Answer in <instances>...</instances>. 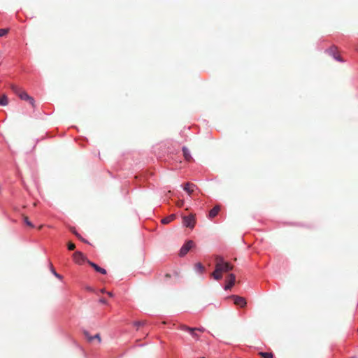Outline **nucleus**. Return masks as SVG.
<instances>
[{"label":"nucleus","instance_id":"obj_1","mask_svg":"<svg viewBox=\"0 0 358 358\" xmlns=\"http://www.w3.org/2000/svg\"><path fill=\"white\" fill-rule=\"evenodd\" d=\"M10 89L20 99L28 101L32 106H34V98L30 96L22 88L12 84L10 85Z\"/></svg>","mask_w":358,"mask_h":358},{"label":"nucleus","instance_id":"obj_2","mask_svg":"<svg viewBox=\"0 0 358 358\" xmlns=\"http://www.w3.org/2000/svg\"><path fill=\"white\" fill-rule=\"evenodd\" d=\"M182 224L185 227L193 229L196 224L195 215L190 214L182 217Z\"/></svg>","mask_w":358,"mask_h":358},{"label":"nucleus","instance_id":"obj_3","mask_svg":"<svg viewBox=\"0 0 358 358\" xmlns=\"http://www.w3.org/2000/svg\"><path fill=\"white\" fill-rule=\"evenodd\" d=\"M194 246V243L192 241H188L185 244L182 245L180 250V256H185L189 250Z\"/></svg>","mask_w":358,"mask_h":358},{"label":"nucleus","instance_id":"obj_4","mask_svg":"<svg viewBox=\"0 0 358 358\" xmlns=\"http://www.w3.org/2000/svg\"><path fill=\"white\" fill-rule=\"evenodd\" d=\"M73 259L74 262L78 264H81L83 262H85V261H87V262L88 261V260H87V259L85 257V255H83V253H82L80 251H77L73 253Z\"/></svg>","mask_w":358,"mask_h":358},{"label":"nucleus","instance_id":"obj_5","mask_svg":"<svg viewBox=\"0 0 358 358\" xmlns=\"http://www.w3.org/2000/svg\"><path fill=\"white\" fill-rule=\"evenodd\" d=\"M232 298L234 299V303L236 306H238L240 307H244L246 306L247 302L245 298L239 296H233Z\"/></svg>","mask_w":358,"mask_h":358},{"label":"nucleus","instance_id":"obj_6","mask_svg":"<svg viewBox=\"0 0 358 358\" xmlns=\"http://www.w3.org/2000/svg\"><path fill=\"white\" fill-rule=\"evenodd\" d=\"M327 52L331 55L338 62H341L342 59L341 57L338 55L337 53V48L335 46H332L329 48Z\"/></svg>","mask_w":358,"mask_h":358},{"label":"nucleus","instance_id":"obj_7","mask_svg":"<svg viewBox=\"0 0 358 358\" xmlns=\"http://www.w3.org/2000/svg\"><path fill=\"white\" fill-rule=\"evenodd\" d=\"M236 280L235 275L231 273L229 275L227 278V284L225 285L224 289L226 290L230 289L234 285Z\"/></svg>","mask_w":358,"mask_h":358},{"label":"nucleus","instance_id":"obj_8","mask_svg":"<svg viewBox=\"0 0 358 358\" xmlns=\"http://www.w3.org/2000/svg\"><path fill=\"white\" fill-rule=\"evenodd\" d=\"M215 266H220V271L222 273V272H228V271L232 270L234 268V266L228 262H225L224 264H222V265L218 264V265H215Z\"/></svg>","mask_w":358,"mask_h":358},{"label":"nucleus","instance_id":"obj_9","mask_svg":"<svg viewBox=\"0 0 358 358\" xmlns=\"http://www.w3.org/2000/svg\"><path fill=\"white\" fill-rule=\"evenodd\" d=\"M211 275L213 277V278L216 280H220L222 278V272L220 271V266H215V271L211 273Z\"/></svg>","mask_w":358,"mask_h":358},{"label":"nucleus","instance_id":"obj_10","mask_svg":"<svg viewBox=\"0 0 358 358\" xmlns=\"http://www.w3.org/2000/svg\"><path fill=\"white\" fill-rule=\"evenodd\" d=\"M196 185L191 182H187L185 184L183 189L185 192H187L189 195L194 191V187Z\"/></svg>","mask_w":358,"mask_h":358},{"label":"nucleus","instance_id":"obj_11","mask_svg":"<svg viewBox=\"0 0 358 358\" xmlns=\"http://www.w3.org/2000/svg\"><path fill=\"white\" fill-rule=\"evenodd\" d=\"M87 263L92 267L95 269L96 271L97 272H99L101 273V274H106V270L103 268H101L100 266H99L97 264L90 262V261H87Z\"/></svg>","mask_w":358,"mask_h":358},{"label":"nucleus","instance_id":"obj_12","mask_svg":"<svg viewBox=\"0 0 358 358\" xmlns=\"http://www.w3.org/2000/svg\"><path fill=\"white\" fill-rule=\"evenodd\" d=\"M220 210V206H215L213 209H211L208 214V217L210 219L214 218L219 213Z\"/></svg>","mask_w":358,"mask_h":358},{"label":"nucleus","instance_id":"obj_13","mask_svg":"<svg viewBox=\"0 0 358 358\" xmlns=\"http://www.w3.org/2000/svg\"><path fill=\"white\" fill-rule=\"evenodd\" d=\"M182 152H183V155H184L185 160H187L188 162H191L192 160V157L187 148H185V147L182 148Z\"/></svg>","mask_w":358,"mask_h":358},{"label":"nucleus","instance_id":"obj_14","mask_svg":"<svg viewBox=\"0 0 358 358\" xmlns=\"http://www.w3.org/2000/svg\"><path fill=\"white\" fill-rule=\"evenodd\" d=\"M194 269L196 272L200 273H203L206 271L205 267L200 262H198L194 265Z\"/></svg>","mask_w":358,"mask_h":358},{"label":"nucleus","instance_id":"obj_15","mask_svg":"<svg viewBox=\"0 0 358 358\" xmlns=\"http://www.w3.org/2000/svg\"><path fill=\"white\" fill-rule=\"evenodd\" d=\"M176 218V215H171L166 217H164L162 220V223L164 224H167L169 223H170L171 222H172L174 219Z\"/></svg>","mask_w":358,"mask_h":358},{"label":"nucleus","instance_id":"obj_16","mask_svg":"<svg viewBox=\"0 0 358 358\" xmlns=\"http://www.w3.org/2000/svg\"><path fill=\"white\" fill-rule=\"evenodd\" d=\"M8 103V97L3 94L0 97V105L1 106H7Z\"/></svg>","mask_w":358,"mask_h":358},{"label":"nucleus","instance_id":"obj_17","mask_svg":"<svg viewBox=\"0 0 358 358\" xmlns=\"http://www.w3.org/2000/svg\"><path fill=\"white\" fill-rule=\"evenodd\" d=\"M259 355L262 358H273V355L271 352H259Z\"/></svg>","mask_w":358,"mask_h":358},{"label":"nucleus","instance_id":"obj_18","mask_svg":"<svg viewBox=\"0 0 358 358\" xmlns=\"http://www.w3.org/2000/svg\"><path fill=\"white\" fill-rule=\"evenodd\" d=\"M84 336L88 342L92 343L94 341V337L91 336L88 331H85Z\"/></svg>","mask_w":358,"mask_h":358},{"label":"nucleus","instance_id":"obj_19","mask_svg":"<svg viewBox=\"0 0 358 358\" xmlns=\"http://www.w3.org/2000/svg\"><path fill=\"white\" fill-rule=\"evenodd\" d=\"M215 262H216V264L215 265H222V264H224L226 262L224 261L223 258L222 257H220V256H217L215 257Z\"/></svg>","mask_w":358,"mask_h":358},{"label":"nucleus","instance_id":"obj_20","mask_svg":"<svg viewBox=\"0 0 358 358\" xmlns=\"http://www.w3.org/2000/svg\"><path fill=\"white\" fill-rule=\"evenodd\" d=\"M23 220H24V222H25V224L27 226H29V227H30L31 228L34 227V225L29 220V218H28L27 216L24 215L23 216Z\"/></svg>","mask_w":358,"mask_h":358},{"label":"nucleus","instance_id":"obj_21","mask_svg":"<svg viewBox=\"0 0 358 358\" xmlns=\"http://www.w3.org/2000/svg\"><path fill=\"white\" fill-rule=\"evenodd\" d=\"M191 330L189 331V332L190 333V334L192 335V336L196 339H198L199 338V335L195 332L196 331V328H190Z\"/></svg>","mask_w":358,"mask_h":358},{"label":"nucleus","instance_id":"obj_22","mask_svg":"<svg viewBox=\"0 0 358 358\" xmlns=\"http://www.w3.org/2000/svg\"><path fill=\"white\" fill-rule=\"evenodd\" d=\"M71 231H72V232H73V234H75V235H76V236H77L80 240H81V241H83V242H86V241H85V240L81 237V236L76 231V230H75L74 229H71Z\"/></svg>","mask_w":358,"mask_h":358},{"label":"nucleus","instance_id":"obj_23","mask_svg":"<svg viewBox=\"0 0 358 358\" xmlns=\"http://www.w3.org/2000/svg\"><path fill=\"white\" fill-rule=\"evenodd\" d=\"M8 32L7 29H0V36H3Z\"/></svg>","mask_w":358,"mask_h":358},{"label":"nucleus","instance_id":"obj_24","mask_svg":"<svg viewBox=\"0 0 358 358\" xmlns=\"http://www.w3.org/2000/svg\"><path fill=\"white\" fill-rule=\"evenodd\" d=\"M76 248V245L71 242L68 243V249L69 250H73Z\"/></svg>","mask_w":358,"mask_h":358},{"label":"nucleus","instance_id":"obj_25","mask_svg":"<svg viewBox=\"0 0 358 358\" xmlns=\"http://www.w3.org/2000/svg\"><path fill=\"white\" fill-rule=\"evenodd\" d=\"M190 328L191 327H187L186 325H184V324L180 326V329L181 330H183V331H189V330H191Z\"/></svg>","mask_w":358,"mask_h":358},{"label":"nucleus","instance_id":"obj_26","mask_svg":"<svg viewBox=\"0 0 358 358\" xmlns=\"http://www.w3.org/2000/svg\"><path fill=\"white\" fill-rule=\"evenodd\" d=\"M94 340L96 339L99 343L101 342V338L99 334H96L95 336H93Z\"/></svg>","mask_w":358,"mask_h":358},{"label":"nucleus","instance_id":"obj_27","mask_svg":"<svg viewBox=\"0 0 358 358\" xmlns=\"http://www.w3.org/2000/svg\"><path fill=\"white\" fill-rule=\"evenodd\" d=\"M52 273L58 278L59 279H62V275H60L59 274H58L55 271V269L52 267Z\"/></svg>","mask_w":358,"mask_h":358},{"label":"nucleus","instance_id":"obj_28","mask_svg":"<svg viewBox=\"0 0 358 358\" xmlns=\"http://www.w3.org/2000/svg\"><path fill=\"white\" fill-rule=\"evenodd\" d=\"M176 205L178 206V207H182L183 205H184V201L183 200H180L177 202Z\"/></svg>","mask_w":358,"mask_h":358},{"label":"nucleus","instance_id":"obj_29","mask_svg":"<svg viewBox=\"0 0 358 358\" xmlns=\"http://www.w3.org/2000/svg\"><path fill=\"white\" fill-rule=\"evenodd\" d=\"M143 324H144L143 322H135L134 323V325L138 327L139 326L143 325Z\"/></svg>","mask_w":358,"mask_h":358},{"label":"nucleus","instance_id":"obj_30","mask_svg":"<svg viewBox=\"0 0 358 358\" xmlns=\"http://www.w3.org/2000/svg\"><path fill=\"white\" fill-rule=\"evenodd\" d=\"M204 330L205 329L203 328H196V331H199L203 332Z\"/></svg>","mask_w":358,"mask_h":358},{"label":"nucleus","instance_id":"obj_31","mask_svg":"<svg viewBox=\"0 0 358 358\" xmlns=\"http://www.w3.org/2000/svg\"><path fill=\"white\" fill-rule=\"evenodd\" d=\"M100 302L102 303H107L106 300L104 299H100Z\"/></svg>","mask_w":358,"mask_h":358},{"label":"nucleus","instance_id":"obj_32","mask_svg":"<svg viewBox=\"0 0 358 358\" xmlns=\"http://www.w3.org/2000/svg\"><path fill=\"white\" fill-rule=\"evenodd\" d=\"M107 294H108L109 296H110V297H113V294L112 292H107Z\"/></svg>","mask_w":358,"mask_h":358},{"label":"nucleus","instance_id":"obj_33","mask_svg":"<svg viewBox=\"0 0 358 358\" xmlns=\"http://www.w3.org/2000/svg\"><path fill=\"white\" fill-rule=\"evenodd\" d=\"M166 278H169L171 277V275L169 273H166L164 276Z\"/></svg>","mask_w":358,"mask_h":358},{"label":"nucleus","instance_id":"obj_34","mask_svg":"<svg viewBox=\"0 0 358 358\" xmlns=\"http://www.w3.org/2000/svg\"><path fill=\"white\" fill-rule=\"evenodd\" d=\"M168 193H169V195H171V191H169Z\"/></svg>","mask_w":358,"mask_h":358},{"label":"nucleus","instance_id":"obj_35","mask_svg":"<svg viewBox=\"0 0 358 358\" xmlns=\"http://www.w3.org/2000/svg\"><path fill=\"white\" fill-rule=\"evenodd\" d=\"M168 193H169V195H171V191H169Z\"/></svg>","mask_w":358,"mask_h":358}]
</instances>
